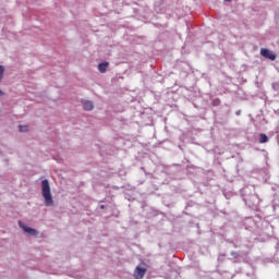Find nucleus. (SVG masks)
Returning a JSON list of instances; mask_svg holds the SVG:
<instances>
[{
  "label": "nucleus",
  "instance_id": "1",
  "mask_svg": "<svg viewBox=\"0 0 279 279\" xmlns=\"http://www.w3.org/2000/svg\"><path fill=\"white\" fill-rule=\"evenodd\" d=\"M41 196L45 199L46 207L53 206V196H51V190L48 180L41 181Z\"/></svg>",
  "mask_w": 279,
  "mask_h": 279
},
{
  "label": "nucleus",
  "instance_id": "2",
  "mask_svg": "<svg viewBox=\"0 0 279 279\" xmlns=\"http://www.w3.org/2000/svg\"><path fill=\"white\" fill-rule=\"evenodd\" d=\"M146 272H147V265L142 262L141 265H137V267L133 271V277H135V279H143Z\"/></svg>",
  "mask_w": 279,
  "mask_h": 279
},
{
  "label": "nucleus",
  "instance_id": "3",
  "mask_svg": "<svg viewBox=\"0 0 279 279\" xmlns=\"http://www.w3.org/2000/svg\"><path fill=\"white\" fill-rule=\"evenodd\" d=\"M260 56H263L268 60H272V61L277 60V54L265 48L260 49Z\"/></svg>",
  "mask_w": 279,
  "mask_h": 279
},
{
  "label": "nucleus",
  "instance_id": "4",
  "mask_svg": "<svg viewBox=\"0 0 279 279\" xmlns=\"http://www.w3.org/2000/svg\"><path fill=\"white\" fill-rule=\"evenodd\" d=\"M19 225H20V228H21L22 230H24V232H26V233L29 234L31 236H36V235H38V231H36L35 229H32V228L25 226L22 221H20Z\"/></svg>",
  "mask_w": 279,
  "mask_h": 279
},
{
  "label": "nucleus",
  "instance_id": "5",
  "mask_svg": "<svg viewBox=\"0 0 279 279\" xmlns=\"http://www.w3.org/2000/svg\"><path fill=\"white\" fill-rule=\"evenodd\" d=\"M83 109H85L86 111H90L94 109V104L92 101H83Z\"/></svg>",
  "mask_w": 279,
  "mask_h": 279
},
{
  "label": "nucleus",
  "instance_id": "6",
  "mask_svg": "<svg viewBox=\"0 0 279 279\" xmlns=\"http://www.w3.org/2000/svg\"><path fill=\"white\" fill-rule=\"evenodd\" d=\"M108 68H109V62H102L98 64V71H100V73H106Z\"/></svg>",
  "mask_w": 279,
  "mask_h": 279
},
{
  "label": "nucleus",
  "instance_id": "7",
  "mask_svg": "<svg viewBox=\"0 0 279 279\" xmlns=\"http://www.w3.org/2000/svg\"><path fill=\"white\" fill-rule=\"evenodd\" d=\"M258 143H259V144H266V143H268V137H267V135H266L265 133H260V134H259Z\"/></svg>",
  "mask_w": 279,
  "mask_h": 279
},
{
  "label": "nucleus",
  "instance_id": "8",
  "mask_svg": "<svg viewBox=\"0 0 279 279\" xmlns=\"http://www.w3.org/2000/svg\"><path fill=\"white\" fill-rule=\"evenodd\" d=\"M3 74H4V68H3V65H0V83L3 80Z\"/></svg>",
  "mask_w": 279,
  "mask_h": 279
},
{
  "label": "nucleus",
  "instance_id": "9",
  "mask_svg": "<svg viewBox=\"0 0 279 279\" xmlns=\"http://www.w3.org/2000/svg\"><path fill=\"white\" fill-rule=\"evenodd\" d=\"M28 125H20V132H27Z\"/></svg>",
  "mask_w": 279,
  "mask_h": 279
},
{
  "label": "nucleus",
  "instance_id": "10",
  "mask_svg": "<svg viewBox=\"0 0 279 279\" xmlns=\"http://www.w3.org/2000/svg\"><path fill=\"white\" fill-rule=\"evenodd\" d=\"M241 114V110H239L238 112H235V116H240Z\"/></svg>",
  "mask_w": 279,
  "mask_h": 279
},
{
  "label": "nucleus",
  "instance_id": "11",
  "mask_svg": "<svg viewBox=\"0 0 279 279\" xmlns=\"http://www.w3.org/2000/svg\"><path fill=\"white\" fill-rule=\"evenodd\" d=\"M3 96V92H2V89H0V97H2Z\"/></svg>",
  "mask_w": 279,
  "mask_h": 279
},
{
  "label": "nucleus",
  "instance_id": "12",
  "mask_svg": "<svg viewBox=\"0 0 279 279\" xmlns=\"http://www.w3.org/2000/svg\"><path fill=\"white\" fill-rule=\"evenodd\" d=\"M225 1H228V2H229V1H231V0H225Z\"/></svg>",
  "mask_w": 279,
  "mask_h": 279
}]
</instances>
